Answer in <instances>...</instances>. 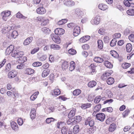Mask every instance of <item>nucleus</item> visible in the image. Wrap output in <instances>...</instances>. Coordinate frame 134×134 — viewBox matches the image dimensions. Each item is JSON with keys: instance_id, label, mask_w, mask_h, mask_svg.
Returning a JSON list of instances; mask_svg holds the SVG:
<instances>
[{"instance_id": "nucleus-1", "label": "nucleus", "mask_w": 134, "mask_h": 134, "mask_svg": "<svg viewBox=\"0 0 134 134\" xmlns=\"http://www.w3.org/2000/svg\"><path fill=\"white\" fill-rule=\"evenodd\" d=\"M11 12L8 10H5L3 11L1 13V16L3 20L7 21L8 17L11 15Z\"/></svg>"}, {"instance_id": "nucleus-2", "label": "nucleus", "mask_w": 134, "mask_h": 134, "mask_svg": "<svg viewBox=\"0 0 134 134\" xmlns=\"http://www.w3.org/2000/svg\"><path fill=\"white\" fill-rule=\"evenodd\" d=\"M2 32L5 34L8 32L11 29V27L6 24H3L2 25Z\"/></svg>"}, {"instance_id": "nucleus-3", "label": "nucleus", "mask_w": 134, "mask_h": 134, "mask_svg": "<svg viewBox=\"0 0 134 134\" xmlns=\"http://www.w3.org/2000/svg\"><path fill=\"white\" fill-rule=\"evenodd\" d=\"M51 37L55 43L59 44L61 42V40L59 37L55 34H52Z\"/></svg>"}, {"instance_id": "nucleus-4", "label": "nucleus", "mask_w": 134, "mask_h": 134, "mask_svg": "<svg viewBox=\"0 0 134 134\" xmlns=\"http://www.w3.org/2000/svg\"><path fill=\"white\" fill-rule=\"evenodd\" d=\"M100 21V17L99 16H97L94 17L91 20V23L93 25H97Z\"/></svg>"}, {"instance_id": "nucleus-5", "label": "nucleus", "mask_w": 134, "mask_h": 134, "mask_svg": "<svg viewBox=\"0 0 134 134\" xmlns=\"http://www.w3.org/2000/svg\"><path fill=\"white\" fill-rule=\"evenodd\" d=\"M80 29L78 26H76L74 27L73 30V34L75 36H77L80 34Z\"/></svg>"}, {"instance_id": "nucleus-6", "label": "nucleus", "mask_w": 134, "mask_h": 134, "mask_svg": "<svg viewBox=\"0 0 134 134\" xmlns=\"http://www.w3.org/2000/svg\"><path fill=\"white\" fill-rule=\"evenodd\" d=\"M96 117L97 120L102 121L105 118V115L103 113H98L96 115Z\"/></svg>"}, {"instance_id": "nucleus-7", "label": "nucleus", "mask_w": 134, "mask_h": 134, "mask_svg": "<svg viewBox=\"0 0 134 134\" xmlns=\"http://www.w3.org/2000/svg\"><path fill=\"white\" fill-rule=\"evenodd\" d=\"M17 74V72L15 70H13L9 72L8 75V77L10 79H12L15 77Z\"/></svg>"}, {"instance_id": "nucleus-8", "label": "nucleus", "mask_w": 134, "mask_h": 134, "mask_svg": "<svg viewBox=\"0 0 134 134\" xmlns=\"http://www.w3.org/2000/svg\"><path fill=\"white\" fill-rule=\"evenodd\" d=\"M14 49V46L13 45H10L6 49L5 54L6 55H9Z\"/></svg>"}, {"instance_id": "nucleus-9", "label": "nucleus", "mask_w": 134, "mask_h": 134, "mask_svg": "<svg viewBox=\"0 0 134 134\" xmlns=\"http://www.w3.org/2000/svg\"><path fill=\"white\" fill-rule=\"evenodd\" d=\"M55 34L57 35H62L65 33L64 30L62 28H57L54 31Z\"/></svg>"}, {"instance_id": "nucleus-10", "label": "nucleus", "mask_w": 134, "mask_h": 134, "mask_svg": "<svg viewBox=\"0 0 134 134\" xmlns=\"http://www.w3.org/2000/svg\"><path fill=\"white\" fill-rule=\"evenodd\" d=\"M112 71H107L104 73L101 77V78L103 80H105L107 78V77L110 76L112 73Z\"/></svg>"}, {"instance_id": "nucleus-11", "label": "nucleus", "mask_w": 134, "mask_h": 134, "mask_svg": "<svg viewBox=\"0 0 134 134\" xmlns=\"http://www.w3.org/2000/svg\"><path fill=\"white\" fill-rule=\"evenodd\" d=\"M36 12L38 14H42L46 13V10L44 8L41 7L38 8L37 9Z\"/></svg>"}, {"instance_id": "nucleus-12", "label": "nucleus", "mask_w": 134, "mask_h": 134, "mask_svg": "<svg viewBox=\"0 0 134 134\" xmlns=\"http://www.w3.org/2000/svg\"><path fill=\"white\" fill-rule=\"evenodd\" d=\"M64 4L68 6H71L74 5V2L72 1L65 0L64 2Z\"/></svg>"}, {"instance_id": "nucleus-13", "label": "nucleus", "mask_w": 134, "mask_h": 134, "mask_svg": "<svg viewBox=\"0 0 134 134\" xmlns=\"http://www.w3.org/2000/svg\"><path fill=\"white\" fill-rule=\"evenodd\" d=\"M33 38L32 37H28L24 41L23 44L24 46H26L31 43L33 40Z\"/></svg>"}, {"instance_id": "nucleus-14", "label": "nucleus", "mask_w": 134, "mask_h": 134, "mask_svg": "<svg viewBox=\"0 0 134 134\" xmlns=\"http://www.w3.org/2000/svg\"><path fill=\"white\" fill-rule=\"evenodd\" d=\"M90 118H88V119L87 120L85 123V125H87L88 124L89 125L90 127L93 126L94 124V121L93 120H90Z\"/></svg>"}, {"instance_id": "nucleus-15", "label": "nucleus", "mask_w": 134, "mask_h": 134, "mask_svg": "<svg viewBox=\"0 0 134 134\" xmlns=\"http://www.w3.org/2000/svg\"><path fill=\"white\" fill-rule=\"evenodd\" d=\"M99 8L101 10H105L107 9L108 8V6L104 4H100L98 5Z\"/></svg>"}, {"instance_id": "nucleus-16", "label": "nucleus", "mask_w": 134, "mask_h": 134, "mask_svg": "<svg viewBox=\"0 0 134 134\" xmlns=\"http://www.w3.org/2000/svg\"><path fill=\"white\" fill-rule=\"evenodd\" d=\"M34 72V69L31 68H26L25 69L24 73L26 74L29 75H31Z\"/></svg>"}, {"instance_id": "nucleus-17", "label": "nucleus", "mask_w": 134, "mask_h": 134, "mask_svg": "<svg viewBox=\"0 0 134 134\" xmlns=\"http://www.w3.org/2000/svg\"><path fill=\"white\" fill-rule=\"evenodd\" d=\"M11 127L12 129L15 131H17L18 129V127L17 124L14 121H13L10 122Z\"/></svg>"}, {"instance_id": "nucleus-18", "label": "nucleus", "mask_w": 134, "mask_h": 134, "mask_svg": "<svg viewBox=\"0 0 134 134\" xmlns=\"http://www.w3.org/2000/svg\"><path fill=\"white\" fill-rule=\"evenodd\" d=\"M51 49L54 50H58L60 49L61 47L59 45L57 44H53L50 45Z\"/></svg>"}, {"instance_id": "nucleus-19", "label": "nucleus", "mask_w": 134, "mask_h": 134, "mask_svg": "<svg viewBox=\"0 0 134 134\" xmlns=\"http://www.w3.org/2000/svg\"><path fill=\"white\" fill-rule=\"evenodd\" d=\"M36 44L39 46H42L45 44V40L42 39H39L36 43Z\"/></svg>"}, {"instance_id": "nucleus-20", "label": "nucleus", "mask_w": 134, "mask_h": 134, "mask_svg": "<svg viewBox=\"0 0 134 134\" xmlns=\"http://www.w3.org/2000/svg\"><path fill=\"white\" fill-rule=\"evenodd\" d=\"M50 72V70L49 69H45L43 70L42 74V76L44 77L47 76Z\"/></svg>"}, {"instance_id": "nucleus-21", "label": "nucleus", "mask_w": 134, "mask_h": 134, "mask_svg": "<svg viewBox=\"0 0 134 134\" xmlns=\"http://www.w3.org/2000/svg\"><path fill=\"white\" fill-rule=\"evenodd\" d=\"M36 114V111L35 109H32L30 113V116L32 120L35 118Z\"/></svg>"}, {"instance_id": "nucleus-22", "label": "nucleus", "mask_w": 134, "mask_h": 134, "mask_svg": "<svg viewBox=\"0 0 134 134\" xmlns=\"http://www.w3.org/2000/svg\"><path fill=\"white\" fill-rule=\"evenodd\" d=\"M76 111V109H72L68 114V116L70 119L73 116L75 115Z\"/></svg>"}, {"instance_id": "nucleus-23", "label": "nucleus", "mask_w": 134, "mask_h": 134, "mask_svg": "<svg viewBox=\"0 0 134 134\" xmlns=\"http://www.w3.org/2000/svg\"><path fill=\"white\" fill-rule=\"evenodd\" d=\"M116 126L114 123H113L111 124L109 128V131L110 132H112L114 131L115 129Z\"/></svg>"}, {"instance_id": "nucleus-24", "label": "nucleus", "mask_w": 134, "mask_h": 134, "mask_svg": "<svg viewBox=\"0 0 134 134\" xmlns=\"http://www.w3.org/2000/svg\"><path fill=\"white\" fill-rule=\"evenodd\" d=\"M27 60V58L25 56L21 57L18 60V62L20 63H23Z\"/></svg>"}, {"instance_id": "nucleus-25", "label": "nucleus", "mask_w": 134, "mask_h": 134, "mask_svg": "<svg viewBox=\"0 0 134 134\" xmlns=\"http://www.w3.org/2000/svg\"><path fill=\"white\" fill-rule=\"evenodd\" d=\"M49 21L48 19L43 17L41 21V25L43 26L46 25L48 24L49 23Z\"/></svg>"}, {"instance_id": "nucleus-26", "label": "nucleus", "mask_w": 134, "mask_h": 134, "mask_svg": "<svg viewBox=\"0 0 134 134\" xmlns=\"http://www.w3.org/2000/svg\"><path fill=\"white\" fill-rule=\"evenodd\" d=\"M82 120L81 117L80 116H76V118H74V121H73V122L74 124H75L77 122H80Z\"/></svg>"}, {"instance_id": "nucleus-27", "label": "nucleus", "mask_w": 134, "mask_h": 134, "mask_svg": "<svg viewBox=\"0 0 134 134\" xmlns=\"http://www.w3.org/2000/svg\"><path fill=\"white\" fill-rule=\"evenodd\" d=\"M80 130L79 127L78 125L75 126L73 129V132L74 134L77 133Z\"/></svg>"}, {"instance_id": "nucleus-28", "label": "nucleus", "mask_w": 134, "mask_h": 134, "mask_svg": "<svg viewBox=\"0 0 134 134\" xmlns=\"http://www.w3.org/2000/svg\"><path fill=\"white\" fill-rule=\"evenodd\" d=\"M38 92L35 93L32 95L30 97V99L31 101H34L37 98L38 95L39 94Z\"/></svg>"}, {"instance_id": "nucleus-29", "label": "nucleus", "mask_w": 134, "mask_h": 134, "mask_svg": "<svg viewBox=\"0 0 134 134\" xmlns=\"http://www.w3.org/2000/svg\"><path fill=\"white\" fill-rule=\"evenodd\" d=\"M16 16L17 18L22 19H25L27 18V17L23 15L19 12L16 14Z\"/></svg>"}, {"instance_id": "nucleus-30", "label": "nucleus", "mask_w": 134, "mask_h": 134, "mask_svg": "<svg viewBox=\"0 0 134 134\" xmlns=\"http://www.w3.org/2000/svg\"><path fill=\"white\" fill-rule=\"evenodd\" d=\"M105 65L108 68H111L113 67L112 64L109 62L105 61L104 62Z\"/></svg>"}, {"instance_id": "nucleus-31", "label": "nucleus", "mask_w": 134, "mask_h": 134, "mask_svg": "<svg viewBox=\"0 0 134 134\" xmlns=\"http://www.w3.org/2000/svg\"><path fill=\"white\" fill-rule=\"evenodd\" d=\"M75 63L73 61L71 62L70 64V66L69 68V70L71 71H72L75 68Z\"/></svg>"}, {"instance_id": "nucleus-32", "label": "nucleus", "mask_w": 134, "mask_h": 134, "mask_svg": "<svg viewBox=\"0 0 134 134\" xmlns=\"http://www.w3.org/2000/svg\"><path fill=\"white\" fill-rule=\"evenodd\" d=\"M75 13L79 16H81L83 15L82 11L78 9L75 10Z\"/></svg>"}, {"instance_id": "nucleus-33", "label": "nucleus", "mask_w": 134, "mask_h": 134, "mask_svg": "<svg viewBox=\"0 0 134 134\" xmlns=\"http://www.w3.org/2000/svg\"><path fill=\"white\" fill-rule=\"evenodd\" d=\"M69 66V65L68 64V62L66 61H64L62 64V68L63 70H65L68 68Z\"/></svg>"}, {"instance_id": "nucleus-34", "label": "nucleus", "mask_w": 134, "mask_h": 134, "mask_svg": "<svg viewBox=\"0 0 134 134\" xmlns=\"http://www.w3.org/2000/svg\"><path fill=\"white\" fill-rule=\"evenodd\" d=\"M96 84L97 83L96 81H92L88 83V85L90 87H94Z\"/></svg>"}, {"instance_id": "nucleus-35", "label": "nucleus", "mask_w": 134, "mask_h": 134, "mask_svg": "<svg viewBox=\"0 0 134 134\" xmlns=\"http://www.w3.org/2000/svg\"><path fill=\"white\" fill-rule=\"evenodd\" d=\"M114 79L112 77H109L107 80V82L109 85H111L114 82Z\"/></svg>"}, {"instance_id": "nucleus-36", "label": "nucleus", "mask_w": 134, "mask_h": 134, "mask_svg": "<svg viewBox=\"0 0 134 134\" xmlns=\"http://www.w3.org/2000/svg\"><path fill=\"white\" fill-rule=\"evenodd\" d=\"M81 92V90L80 89H76L73 91V94L75 96H77L80 94Z\"/></svg>"}, {"instance_id": "nucleus-37", "label": "nucleus", "mask_w": 134, "mask_h": 134, "mask_svg": "<svg viewBox=\"0 0 134 134\" xmlns=\"http://www.w3.org/2000/svg\"><path fill=\"white\" fill-rule=\"evenodd\" d=\"M53 92V93L52 94L55 97L59 95L61 93L60 90L57 88L54 90Z\"/></svg>"}, {"instance_id": "nucleus-38", "label": "nucleus", "mask_w": 134, "mask_h": 134, "mask_svg": "<svg viewBox=\"0 0 134 134\" xmlns=\"http://www.w3.org/2000/svg\"><path fill=\"white\" fill-rule=\"evenodd\" d=\"M126 51L128 52H130L132 49V45L130 43H128L126 45Z\"/></svg>"}, {"instance_id": "nucleus-39", "label": "nucleus", "mask_w": 134, "mask_h": 134, "mask_svg": "<svg viewBox=\"0 0 134 134\" xmlns=\"http://www.w3.org/2000/svg\"><path fill=\"white\" fill-rule=\"evenodd\" d=\"M68 21L66 19H64L59 21L57 23V24L58 25H61L65 24Z\"/></svg>"}, {"instance_id": "nucleus-40", "label": "nucleus", "mask_w": 134, "mask_h": 134, "mask_svg": "<svg viewBox=\"0 0 134 134\" xmlns=\"http://www.w3.org/2000/svg\"><path fill=\"white\" fill-rule=\"evenodd\" d=\"M94 61L97 63H101L103 61V59L99 57H96L94 59Z\"/></svg>"}, {"instance_id": "nucleus-41", "label": "nucleus", "mask_w": 134, "mask_h": 134, "mask_svg": "<svg viewBox=\"0 0 134 134\" xmlns=\"http://www.w3.org/2000/svg\"><path fill=\"white\" fill-rule=\"evenodd\" d=\"M42 31L44 33L46 34H49L51 31L48 28L46 27L42 28Z\"/></svg>"}, {"instance_id": "nucleus-42", "label": "nucleus", "mask_w": 134, "mask_h": 134, "mask_svg": "<svg viewBox=\"0 0 134 134\" xmlns=\"http://www.w3.org/2000/svg\"><path fill=\"white\" fill-rule=\"evenodd\" d=\"M101 108V104H99L94 107L93 108V111H96L97 112H98L100 110Z\"/></svg>"}, {"instance_id": "nucleus-43", "label": "nucleus", "mask_w": 134, "mask_h": 134, "mask_svg": "<svg viewBox=\"0 0 134 134\" xmlns=\"http://www.w3.org/2000/svg\"><path fill=\"white\" fill-rule=\"evenodd\" d=\"M98 46L99 48L102 49L103 47V43L101 40H99L97 41Z\"/></svg>"}, {"instance_id": "nucleus-44", "label": "nucleus", "mask_w": 134, "mask_h": 134, "mask_svg": "<svg viewBox=\"0 0 134 134\" xmlns=\"http://www.w3.org/2000/svg\"><path fill=\"white\" fill-rule=\"evenodd\" d=\"M91 105V104L90 103H87L84 104L82 105L81 108L83 109H85L86 108L90 107Z\"/></svg>"}, {"instance_id": "nucleus-45", "label": "nucleus", "mask_w": 134, "mask_h": 134, "mask_svg": "<svg viewBox=\"0 0 134 134\" xmlns=\"http://www.w3.org/2000/svg\"><path fill=\"white\" fill-rule=\"evenodd\" d=\"M117 40L116 38H114L111 41L110 43V45L111 47L115 46L116 44Z\"/></svg>"}, {"instance_id": "nucleus-46", "label": "nucleus", "mask_w": 134, "mask_h": 134, "mask_svg": "<svg viewBox=\"0 0 134 134\" xmlns=\"http://www.w3.org/2000/svg\"><path fill=\"white\" fill-rule=\"evenodd\" d=\"M65 124V123L64 122L61 121H59L57 123V126L58 128H60Z\"/></svg>"}, {"instance_id": "nucleus-47", "label": "nucleus", "mask_w": 134, "mask_h": 134, "mask_svg": "<svg viewBox=\"0 0 134 134\" xmlns=\"http://www.w3.org/2000/svg\"><path fill=\"white\" fill-rule=\"evenodd\" d=\"M18 35V33L16 30L13 31L11 34V36L14 38H15Z\"/></svg>"}, {"instance_id": "nucleus-48", "label": "nucleus", "mask_w": 134, "mask_h": 134, "mask_svg": "<svg viewBox=\"0 0 134 134\" xmlns=\"http://www.w3.org/2000/svg\"><path fill=\"white\" fill-rule=\"evenodd\" d=\"M101 99V97L100 96H98L96 97L94 100V102L95 103H98Z\"/></svg>"}, {"instance_id": "nucleus-49", "label": "nucleus", "mask_w": 134, "mask_h": 134, "mask_svg": "<svg viewBox=\"0 0 134 134\" xmlns=\"http://www.w3.org/2000/svg\"><path fill=\"white\" fill-rule=\"evenodd\" d=\"M17 54H16L15 58H20V57H22L24 55V53L22 52H17Z\"/></svg>"}, {"instance_id": "nucleus-50", "label": "nucleus", "mask_w": 134, "mask_h": 134, "mask_svg": "<svg viewBox=\"0 0 134 134\" xmlns=\"http://www.w3.org/2000/svg\"><path fill=\"white\" fill-rule=\"evenodd\" d=\"M68 129L65 127H62L61 130L62 133V134H66L68 131Z\"/></svg>"}, {"instance_id": "nucleus-51", "label": "nucleus", "mask_w": 134, "mask_h": 134, "mask_svg": "<svg viewBox=\"0 0 134 134\" xmlns=\"http://www.w3.org/2000/svg\"><path fill=\"white\" fill-rule=\"evenodd\" d=\"M127 14L130 15H134V10L133 9L129 10L127 11Z\"/></svg>"}, {"instance_id": "nucleus-52", "label": "nucleus", "mask_w": 134, "mask_h": 134, "mask_svg": "<svg viewBox=\"0 0 134 134\" xmlns=\"http://www.w3.org/2000/svg\"><path fill=\"white\" fill-rule=\"evenodd\" d=\"M68 52L69 54L73 55L75 54L76 53V51L73 49H70L68 51Z\"/></svg>"}, {"instance_id": "nucleus-53", "label": "nucleus", "mask_w": 134, "mask_h": 134, "mask_svg": "<svg viewBox=\"0 0 134 134\" xmlns=\"http://www.w3.org/2000/svg\"><path fill=\"white\" fill-rule=\"evenodd\" d=\"M54 119L52 118H47L46 120V122L47 124H49L52 121H54Z\"/></svg>"}, {"instance_id": "nucleus-54", "label": "nucleus", "mask_w": 134, "mask_h": 134, "mask_svg": "<svg viewBox=\"0 0 134 134\" xmlns=\"http://www.w3.org/2000/svg\"><path fill=\"white\" fill-rule=\"evenodd\" d=\"M42 65V63L40 62H36L33 63L32 65L34 67L39 66Z\"/></svg>"}, {"instance_id": "nucleus-55", "label": "nucleus", "mask_w": 134, "mask_h": 134, "mask_svg": "<svg viewBox=\"0 0 134 134\" xmlns=\"http://www.w3.org/2000/svg\"><path fill=\"white\" fill-rule=\"evenodd\" d=\"M39 50V48L37 47L33 49L31 51V53L32 54H34L37 52Z\"/></svg>"}, {"instance_id": "nucleus-56", "label": "nucleus", "mask_w": 134, "mask_h": 134, "mask_svg": "<svg viewBox=\"0 0 134 134\" xmlns=\"http://www.w3.org/2000/svg\"><path fill=\"white\" fill-rule=\"evenodd\" d=\"M11 69V65L10 63H8L6 65L5 70L6 71H9Z\"/></svg>"}, {"instance_id": "nucleus-57", "label": "nucleus", "mask_w": 134, "mask_h": 134, "mask_svg": "<svg viewBox=\"0 0 134 134\" xmlns=\"http://www.w3.org/2000/svg\"><path fill=\"white\" fill-rule=\"evenodd\" d=\"M112 55L115 58H118L119 55L118 53L115 51H114L112 52L111 53Z\"/></svg>"}, {"instance_id": "nucleus-58", "label": "nucleus", "mask_w": 134, "mask_h": 134, "mask_svg": "<svg viewBox=\"0 0 134 134\" xmlns=\"http://www.w3.org/2000/svg\"><path fill=\"white\" fill-rule=\"evenodd\" d=\"M130 65V64L125 63L122 65V66L124 68L126 69L129 67Z\"/></svg>"}, {"instance_id": "nucleus-59", "label": "nucleus", "mask_w": 134, "mask_h": 134, "mask_svg": "<svg viewBox=\"0 0 134 134\" xmlns=\"http://www.w3.org/2000/svg\"><path fill=\"white\" fill-rule=\"evenodd\" d=\"M124 3L126 6L127 7H130V1H127V0H124Z\"/></svg>"}, {"instance_id": "nucleus-60", "label": "nucleus", "mask_w": 134, "mask_h": 134, "mask_svg": "<svg viewBox=\"0 0 134 134\" xmlns=\"http://www.w3.org/2000/svg\"><path fill=\"white\" fill-rule=\"evenodd\" d=\"M17 122L20 125H22L23 123V120L21 118H19L17 120Z\"/></svg>"}, {"instance_id": "nucleus-61", "label": "nucleus", "mask_w": 134, "mask_h": 134, "mask_svg": "<svg viewBox=\"0 0 134 134\" xmlns=\"http://www.w3.org/2000/svg\"><path fill=\"white\" fill-rule=\"evenodd\" d=\"M129 38L130 40L133 42H134V35L133 34H132L129 36Z\"/></svg>"}, {"instance_id": "nucleus-62", "label": "nucleus", "mask_w": 134, "mask_h": 134, "mask_svg": "<svg viewBox=\"0 0 134 134\" xmlns=\"http://www.w3.org/2000/svg\"><path fill=\"white\" fill-rule=\"evenodd\" d=\"M17 51L16 50H14V49L12 52L11 53V55L13 57H14L15 58L16 54H17Z\"/></svg>"}, {"instance_id": "nucleus-63", "label": "nucleus", "mask_w": 134, "mask_h": 134, "mask_svg": "<svg viewBox=\"0 0 134 134\" xmlns=\"http://www.w3.org/2000/svg\"><path fill=\"white\" fill-rule=\"evenodd\" d=\"M130 33V30L128 28L126 29L124 31V34L125 35H127Z\"/></svg>"}, {"instance_id": "nucleus-64", "label": "nucleus", "mask_w": 134, "mask_h": 134, "mask_svg": "<svg viewBox=\"0 0 134 134\" xmlns=\"http://www.w3.org/2000/svg\"><path fill=\"white\" fill-rule=\"evenodd\" d=\"M112 121V119L111 118H109L107 119L106 121V123L108 124H110L111 122Z\"/></svg>"}]
</instances>
